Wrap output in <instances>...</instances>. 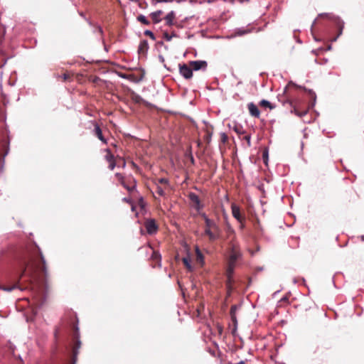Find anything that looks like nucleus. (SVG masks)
Listing matches in <instances>:
<instances>
[{
	"label": "nucleus",
	"instance_id": "58836bf2",
	"mask_svg": "<svg viewBox=\"0 0 364 364\" xmlns=\"http://www.w3.org/2000/svg\"><path fill=\"white\" fill-rule=\"evenodd\" d=\"M80 341H78V342H77V348H80Z\"/></svg>",
	"mask_w": 364,
	"mask_h": 364
},
{
	"label": "nucleus",
	"instance_id": "7ed1b4c3",
	"mask_svg": "<svg viewBox=\"0 0 364 364\" xmlns=\"http://www.w3.org/2000/svg\"><path fill=\"white\" fill-rule=\"evenodd\" d=\"M26 268L23 270L22 273L19 275L18 280L14 284H11L10 285V282L9 280L6 282V283L9 284L8 286L6 285L5 284H0V289L4 290L5 291H8V292H10V291H13L14 289H18L20 290H23V289H21L20 287V286L18 285V283H19L20 279H21V277L26 273Z\"/></svg>",
	"mask_w": 364,
	"mask_h": 364
},
{
	"label": "nucleus",
	"instance_id": "2f4dec72",
	"mask_svg": "<svg viewBox=\"0 0 364 364\" xmlns=\"http://www.w3.org/2000/svg\"><path fill=\"white\" fill-rule=\"evenodd\" d=\"M309 94L311 95V97L314 99V102H315L316 97V94L311 90H309Z\"/></svg>",
	"mask_w": 364,
	"mask_h": 364
},
{
	"label": "nucleus",
	"instance_id": "f8f14e48",
	"mask_svg": "<svg viewBox=\"0 0 364 364\" xmlns=\"http://www.w3.org/2000/svg\"><path fill=\"white\" fill-rule=\"evenodd\" d=\"M196 261L201 265L204 263V257L198 246H196Z\"/></svg>",
	"mask_w": 364,
	"mask_h": 364
},
{
	"label": "nucleus",
	"instance_id": "c756f323",
	"mask_svg": "<svg viewBox=\"0 0 364 364\" xmlns=\"http://www.w3.org/2000/svg\"><path fill=\"white\" fill-rule=\"evenodd\" d=\"M114 167H115V163H114V160H113V161H109V168L111 170H113V169L114 168Z\"/></svg>",
	"mask_w": 364,
	"mask_h": 364
},
{
	"label": "nucleus",
	"instance_id": "f257e3e1",
	"mask_svg": "<svg viewBox=\"0 0 364 364\" xmlns=\"http://www.w3.org/2000/svg\"><path fill=\"white\" fill-rule=\"evenodd\" d=\"M242 257V253L237 245L232 243L230 247L229 255L228 257V264L226 269V274L228 284H230L234 273V269L236 266V262Z\"/></svg>",
	"mask_w": 364,
	"mask_h": 364
},
{
	"label": "nucleus",
	"instance_id": "cd10ccee",
	"mask_svg": "<svg viewBox=\"0 0 364 364\" xmlns=\"http://www.w3.org/2000/svg\"><path fill=\"white\" fill-rule=\"evenodd\" d=\"M41 261H42V263H43V270L46 271V267H45V265H46V260H45V259H44V257H43V255L41 253Z\"/></svg>",
	"mask_w": 364,
	"mask_h": 364
},
{
	"label": "nucleus",
	"instance_id": "ddd939ff",
	"mask_svg": "<svg viewBox=\"0 0 364 364\" xmlns=\"http://www.w3.org/2000/svg\"><path fill=\"white\" fill-rule=\"evenodd\" d=\"M94 131H95V133L96 134V136L98 137V139L103 141V142H106V140L105 139L103 135H102V130L100 129V127L98 126V125H96L95 127V129H94Z\"/></svg>",
	"mask_w": 364,
	"mask_h": 364
},
{
	"label": "nucleus",
	"instance_id": "20e7f679",
	"mask_svg": "<svg viewBox=\"0 0 364 364\" xmlns=\"http://www.w3.org/2000/svg\"><path fill=\"white\" fill-rule=\"evenodd\" d=\"M180 74L186 79H190L193 76V70L191 67L186 64L179 66Z\"/></svg>",
	"mask_w": 364,
	"mask_h": 364
},
{
	"label": "nucleus",
	"instance_id": "f03ea898",
	"mask_svg": "<svg viewBox=\"0 0 364 364\" xmlns=\"http://www.w3.org/2000/svg\"><path fill=\"white\" fill-rule=\"evenodd\" d=\"M205 223V234L208 236L212 241L217 240L220 237V230L216 223L208 218L205 214H202Z\"/></svg>",
	"mask_w": 364,
	"mask_h": 364
},
{
	"label": "nucleus",
	"instance_id": "79ce46f5",
	"mask_svg": "<svg viewBox=\"0 0 364 364\" xmlns=\"http://www.w3.org/2000/svg\"><path fill=\"white\" fill-rule=\"evenodd\" d=\"M316 23V20L314 21L312 26Z\"/></svg>",
	"mask_w": 364,
	"mask_h": 364
},
{
	"label": "nucleus",
	"instance_id": "4468645a",
	"mask_svg": "<svg viewBox=\"0 0 364 364\" xmlns=\"http://www.w3.org/2000/svg\"><path fill=\"white\" fill-rule=\"evenodd\" d=\"M175 18V13L174 11H171L169 12L165 18V20L166 21V23L169 26L173 24V19Z\"/></svg>",
	"mask_w": 364,
	"mask_h": 364
},
{
	"label": "nucleus",
	"instance_id": "5701e85b",
	"mask_svg": "<svg viewBox=\"0 0 364 364\" xmlns=\"http://www.w3.org/2000/svg\"><path fill=\"white\" fill-rule=\"evenodd\" d=\"M156 191L161 196H163L165 195L164 189L163 188L159 186L156 187Z\"/></svg>",
	"mask_w": 364,
	"mask_h": 364
},
{
	"label": "nucleus",
	"instance_id": "6ab92c4d",
	"mask_svg": "<svg viewBox=\"0 0 364 364\" xmlns=\"http://www.w3.org/2000/svg\"><path fill=\"white\" fill-rule=\"evenodd\" d=\"M237 309V307L236 306H232L231 307L230 314H231V317H232V319L233 321H235V319H236L235 314Z\"/></svg>",
	"mask_w": 364,
	"mask_h": 364
},
{
	"label": "nucleus",
	"instance_id": "7c9ffc66",
	"mask_svg": "<svg viewBox=\"0 0 364 364\" xmlns=\"http://www.w3.org/2000/svg\"><path fill=\"white\" fill-rule=\"evenodd\" d=\"M159 182L160 183H161V184H167V183H168V180H167L166 178H160V179L159 180Z\"/></svg>",
	"mask_w": 364,
	"mask_h": 364
},
{
	"label": "nucleus",
	"instance_id": "f3484780",
	"mask_svg": "<svg viewBox=\"0 0 364 364\" xmlns=\"http://www.w3.org/2000/svg\"><path fill=\"white\" fill-rule=\"evenodd\" d=\"M137 20L144 25H149V21L147 20L146 17L144 15H139L137 16Z\"/></svg>",
	"mask_w": 364,
	"mask_h": 364
},
{
	"label": "nucleus",
	"instance_id": "0eeeda50",
	"mask_svg": "<svg viewBox=\"0 0 364 364\" xmlns=\"http://www.w3.org/2000/svg\"><path fill=\"white\" fill-rule=\"evenodd\" d=\"M189 198H190L191 203H193V206L197 210H200L202 208L203 206L200 204V199L196 193H191L189 194Z\"/></svg>",
	"mask_w": 364,
	"mask_h": 364
},
{
	"label": "nucleus",
	"instance_id": "2eb2a0df",
	"mask_svg": "<svg viewBox=\"0 0 364 364\" xmlns=\"http://www.w3.org/2000/svg\"><path fill=\"white\" fill-rule=\"evenodd\" d=\"M162 14L161 11H156L151 14V16L154 23H159L161 21L160 16Z\"/></svg>",
	"mask_w": 364,
	"mask_h": 364
},
{
	"label": "nucleus",
	"instance_id": "9b49d317",
	"mask_svg": "<svg viewBox=\"0 0 364 364\" xmlns=\"http://www.w3.org/2000/svg\"><path fill=\"white\" fill-rule=\"evenodd\" d=\"M182 261H183V262L184 265L186 266V267L189 271H192V270H193V267H192V265H191V256H190V254H189V253H188V254H187V256H186V257H183V258L182 259Z\"/></svg>",
	"mask_w": 364,
	"mask_h": 364
},
{
	"label": "nucleus",
	"instance_id": "e433bc0d",
	"mask_svg": "<svg viewBox=\"0 0 364 364\" xmlns=\"http://www.w3.org/2000/svg\"><path fill=\"white\" fill-rule=\"evenodd\" d=\"M124 186L129 191H131L132 189L134 188V187H132V188H129V187H126L124 185Z\"/></svg>",
	"mask_w": 364,
	"mask_h": 364
},
{
	"label": "nucleus",
	"instance_id": "ea45409f",
	"mask_svg": "<svg viewBox=\"0 0 364 364\" xmlns=\"http://www.w3.org/2000/svg\"><path fill=\"white\" fill-rule=\"evenodd\" d=\"M360 238H361V240H362V241H364V235H362V236L360 237Z\"/></svg>",
	"mask_w": 364,
	"mask_h": 364
},
{
	"label": "nucleus",
	"instance_id": "dca6fc26",
	"mask_svg": "<svg viewBox=\"0 0 364 364\" xmlns=\"http://www.w3.org/2000/svg\"><path fill=\"white\" fill-rule=\"evenodd\" d=\"M250 32V31L249 29H247L245 28H238L236 30L235 34L237 36H242V35L247 34Z\"/></svg>",
	"mask_w": 364,
	"mask_h": 364
},
{
	"label": "nucleus",
	"instance_id": "a18cd8bd",
	"mask_svg": "<svg viewBox=\"0 0 364 364\" xmlns=\"http://www.w3.org/2000/svg\"><path fill=\"white\" fill-rule=\"evenodd\" d=\"M331 48V46H328V49L330 50Z\"/></svg>",
	"mask_w": 364,
	"mask_h": 364
},
{
	"label": "nucleus",
	"instance_id": "72a5a7b5",
	"mask_svg": "<svg viewBox=\"0 0 364 364\" xmlns=\"http://www.w3.org/2000/svg\"><path fill=\"white\" fill-rule=\"evenodd\" d=\"M116 176L118 178L119 180L122 181L123 177H122V176L121 174L117 173Z\"/></svg>",
	"mask_w": 364,
	"mask_h": 364
},
{
	"label": "nucleus",
	"instance_id": "c9c22d12",
	"mask_svg": "<svg viewBox=\"0 0 364 364\" xmlns=\"http://www.w3.org/2000/svg\"><path fill=\"white\" fill-rule=\"evenodd\" d=\"M169 0H157V2H168Z\"/></svg>",
	"mask_w": 364,
	"mask_h": 364
},
{
	"label": "nucleus",
	"instance_id": "1a4fd4ad",
	"mask_svg": "<svg viewBox=\"0 0 364 364\" xmlns=\"http://www.w3.org/2000/svg\"><path fill=\"white\" fill-rule=\"evenodd\" d=\"M228 126L230 129L234 130V132H235L238 135H242L245 133V131L243 129L242 126L239 124L233 123L232 125L229 124Z\"/></svg>",
	"mask_w": 364,
	"mask_h": 364
},
{
	"label": "nucleus",
	"instance_id": "4c0bfd02",
	"mask_svg": "<svg viewBox=\"0 0 364 364\" xmlns=\"http://www.w3.org/2000/svg\"><path fill=\"white\" fill-rule=\"evenodd\" d=\"M68 77V75H66V74L63 75L64 80H66Z\"/></svg>",
	"mask_w": 364,
	"mask_h": 364
},
{
	"label": "nucleus",
	"instance_id": "bb28decb",
	"mask_svg": "<svg viewBox=\"0 0 364 364\" xmlns=\"http://www.w3.org/2000/svg\"><path fill=\"white\" fill-rule=\"evenodd\" d=\"M221 140L223 143L226 142L228 140V136L225 133H221Z\"/></svg>",
	"mask_w": 364,
	"mask_h": 364
},
{
	"label": "nucleus",
	"instance_id": "423d86ee",
	"mask_svg": "<svg viewBox=\"0 0 364 364\" xmlns=\"http://www.w3.org/2000/svg\"><path fill=\"white\" fill-rule=\"evenodd\" d=\"M145 227L147 232L150 235L154 234L158 229V227L154 220H147L145 223Z\"/></svg>",
	"mask_w": 364,
	"mask_h": 364
},
{
	"label": "nucleus",
	"instance_id": "6e6552de",
	"mask_svg": "<svg viewBox=\"0 0 364 364\" xmlns=\"http://www.w3.org/2000/svg\"><path fill=\"white\" fill-rule=\"evenodd\" d=\"M248 109L250 112V114L255 117H259V111L258 107L252 102L250 103L248 105Z\"/></svg>",
	"mask_w": 364,
	"mask_h": 364
},
{
	"label": "nucleus",
	"instance_id": "473e14b6",
	"mask_svg": "<svg viewBox=\"0 0 364 364\" xmlns=\"http://www.w3.org/2000/svg\"><path fill=\"white\" fill-rule=\"evenodd\" d=\"M32 270H31V272L29 274V277H30V280H32L33 279V271H34V267H31ZM30 282L31 283L32 281H30Z\"/></svg>",
	"mask_w": 364,
	"mask_h": 364
},
{
	"label": "nucleus",
	"instance_id": "39448f33",
	"mask_svg": "<svg viewBox=\"0 0 364 364\" xmlns=\"http://www.w3.org/2000/svg\"><path fill=\"white\" fill-rule=\"evenodd\" d=\"M207 62L205 60L191 61L190 66L193 70H205L207 68Z\"/></svg>",
	"mask_w": 364,
	"mask_h": 364
},
{
	"label": "nucleus",
	"instance_id": "393cba45",
	"mask_svg": "<svg viewBox=\"0 0 364 364\" xmlns=\"http://www.w3.org/2000/svg\"><path fill=\"white\" fill-rule=\"evenodd\" d=\"M107 160L109 162L114 160L113 155L108 151L107 154L106 155Z\"/></svg>",
	"mask_w": 364,
	"mask_h": 364
},
{
	"label": "nucleus",
	"instance_id": "aec40b11",
	"mask_svg": "<svg viewBox=\"0 0 364 364\" xmlns=\"http://www.w3.org/2000/svg\"><path fill=\"white\" fill-rule=\"evenodd\" d=\"M176 36V35L175 33H173L171 35L168 34V33H164V38L167 41H171L172 38L173 37H175Z\"/></svg>",
	"mask_w": 364,
	"mask_h": 364
},
{
	"label": "nucleus",
	"instance_id": "a211bd4d",
	"mask_svg": "<svg viewBox=\"0 0 364 364\" xmlns=\"http://www.w3.org/2000/svg\"><path fill=\"white\" fill-rule=\"evenodd\" d=\"M260 105L263 107H268L270 109H272L274 108V106H272V104L268 100H261Z\"/></svg>",
	"mask_w": 364,
	"mask_h": 364
},
{
	"label": "nucleus",
	"instance_id": "a19ab883",
	"mask_svg": "<svg viewBox=\"0 0 364 364\" xmlns=\"http://www.w3.org/2000/svg\"><path fill=\"white\" fill-rule=\"evenodd\" d=\"M124 200L127 201V202H129V200L127 199L126 198H124Z\"/></svg>",
	"mask_w": 364,
	"mask_h": 364
},
{
	"label": "nucleus",
	"instance_id": "f704fd0d",
	"mask_svg": "<svg viewBox=\"0 0 364 364\" xmlns=\"http://www.w3.org/2000/svg\"><path fill=\"white\" fill-rule=\"evenodd\" d=\"M306 113V112H304L302 113L296 112V114L299 116L304 115Z\"/></svg>",
	"mask_w": 364,
	"mask_h": 364
},
{
	"label": "nucleus",
	"instance_id": "412c9836",
	"mask_svg": "<svg viewBox=\"0 0 364 364\" xmlns=\"http://www.w3.org/2000/svg\"><path fill=\"white\" fill-rule=\"evenodd\" d=\"M148 48V43L146 41H143L141 42L140 43V46H139V50H142L144 49H147Z\"/></svg>",
	"mask_w": 364,
	"mask_h": 364
},
{
	"label": "nucleus",
	"instance_id": "c85d7f7f",
	"mask_svg": "<svg viewBox=\"0 0 364 364\" xmlns=\"http://www.w3.org/2000/svg\"><path fill=\"white\" fill-rule=\"evenodd\" d=\"M244 139L247 141L248 145H250L251 136L250 135H245Z\"/></svg>",
	"mask_w": 364,
	"mask_h": 364
},
{
	"label": "nucleus",
	"instance_id": "a878e982",
	"mask_svg": "<svg viewBox=\"0 0 364 364\" xmlns=\"http://www.w3.org/2000/svg\"><path fill=\"white\" fill-rule=\"evenodd\" d=\"M153 258L155 259H159V262H161V255L156 252H154L153 254ZM159 266H161V264H159Z\"/></svg>",
	"mask_w": 364,
	"mask_h": 364
},
{
	"label": "nucleus",
	"instance_id": "b1692460",
	"mask_svg": "<svg viewBox=\"0 0 364 364\" xmlns=\"http://www.w3.org/2000/svg\"><path fill=\"white\" fill-rule=\"evenodd\" d=\"M144 34L149 37H150L152 40H155L154 34L152 31L149 30H146L144 31Z\"/></svg>",
	"mask_w": 364,
	"mask_h": 364
},
{
	"label": "nucleus",
	"instance_id": "9d476101",
	"mask_svg": "<svg viewBox=\"0 0 364 364\" xmlns=\"http://www.w3.org/2000/svg\"><path fill=\"white\" fill-rule=\"evenodd\" d=\"M232 213L234 218H235L238 221H241V215H240V210L239 207L237 205H232Z\"/></svg>",
	"mask_w": 364,
	"mask_h": 364
},
{
	"label": "nucleus",
	"instance_id": "4be33fe9",
	"mask_svg": "<svg viewBox=\"0 0 364 364\" xmlns=\"http://www.w3.org/2000/svg\"><path fill=\"white\" fill-rule=\"evenodd\" d=\"M338 26H339V33H338V36H336V38H334L333 39V41H336L338 38V37L342 34V31H343V23H341L340 21L338 22Z\"/></svg>",
	"mask_w": 364,
	"mask_h": 364
},
{
	"label": "nucleus",
	"instance_id": "c03bdc74",
	"mask_svg": "<svg viewBox=\"0 0 364 364\" xmlns=\"http://www.w3.org/2000/svg\"><path fill=\"white\" fill-rule=\"evenodd\" d=\"M132 211H134V206H132Z\"/></svg>",
	"mask_w": 364,
	"mask_h": 364
},
{
	"label": "nucleus",
	"instance_id": "37998d69",
	"mask_svg": "<svg viewBox=\"0 0 364 364\" xmlns=\"http://www.w3.org/2000/svg\"><path fill=\"white\" fill-rule=\"evenodd\" d=\"M99 30H100V32L102 33V28H99Z\"/></svg>",
	"mask_w": 364,
	"mask_h": 364
}]
</instances>
